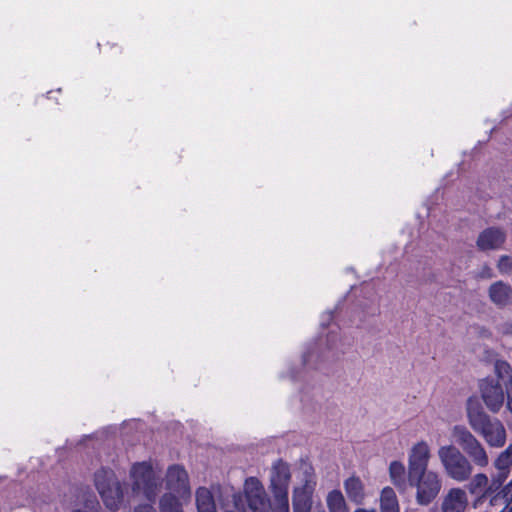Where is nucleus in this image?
Listing matches in <instances>:
<instances>
[{
  "instance_id": "f03ea898",
  "label": "nucleus",
  "mask_w": 512,
  "mask_h": 512,
  "mask_svg": "<svg viewBox=\"0 0 512 512\" xmlns=\"http://www.w3.org/2000/svg\"><path fill=\"white\" fill-rule=\"evenodd\" d=\"M437 455L446 475L456 482H466L473 474V466L464 453L453 444L442 445Z\"/></svg>"
},
{
  "instance_id": "412c9836",
  "label": "nucleus",
  "mask_w": 512,
  "mask_h": 512,
  "mask_svg": "<svg viewBox=\"0 0 512 512\" xmlns=\"http://www.w3.org/2000/svg\"><path fill=\"white\" fill-rule=\"evenodd\" d=\"M344 489L350 501L362 504L365 499L364 484L359 477L351 476L344 481Z\"/></svg>"
},
{
  "instance_id": "ddd939ff",
  "label": "nucleus",
  "mask_w": 512,
  "mask_h": 512,
  "mask_svg": "<svg viewBox=\"0 0 512 512\" xmlns=\"http://www.w3.org/2000/svg\"><path fill=\"white\" fill-rule=\"evenodd\" d=\"M506 241V232L500 227L484 229L476 240V246L481 251L498 250Z\"/></svg>"
},
{
  "instance_id": "c9c22d12",
  "label": "nucleus",
  "mask_w": 512,
  "mask_h": 512,
  "mask_svg": "<svg viewBox=\"0 0 512 512\" xmlns=\"http://www.w3.org/2000/svg\"><path fill=\"white\" fill-rule=\"evenodd\" d=\"M308 356H309V355H305V356H304V363H305V364H307V363H308V359H307V358H308Z\"/></svg>"
},
{
  "instance_id": "f704fd0d",
  "label": "nucleus",
  "mask_w": 512,
  "mask_h": 512,
  "mask_svg": "<svg viewBox=\"0 0 512 512\" xmlns=\"http://www.w3.org/2000/svg\"><path fill=\"white\" fill-rule=\"evenodd\" d=\"M505 449L512 455V442Z\"/></svg>"
},
{
  "instance_id": "39448f33",
  "label": "nucleus",
  "mask_w": 512,
  "mask_h": 512,
  "mask_svg": "<svg viewBox=\"0 0 512 512\" xmlns=\"http://www.w3.org/2000/svg\"><path fill=\"white\" fill-rule=\"evenodd\" d=\"M94 482L106 508L111 511H117L123 500V490L113 470L99 469L95 473Z\"/></svg>"
},
{
  "instance_id": "7ed1b4c3",
  "label": "nucleus",
  "mask_w": 512,
  "mask_h": 512,
  "mask_svg": "<svg viewBox=\"0 0 512 512\" xmlns=\"http://www.w3.org/2000/svg\"><path fill=\"white\" fill-rule=\"evenodd\" d=\"M132 491L142 494L147 500L155 501L158 497L162 483L149 462L134 463L130 469Z\"/></svg>"
},
{
  "instance_id": "cd10ccee",
  "label": "nucleus",
  "mask_w": 512,
  "mask_h": 512,
  "mask_svg": "<svg viewBox=\"0 0 512 512\" xmlns=\"http://www.w3.org/2000/svg\"><path fill=\"white\" fill-rule=\"evenodd\" d=\"M497 331L502 335H512V320H506L497 325Z\"/></svg>"
},
{
  "instance_id": "a211bd4d",
  "label": "nucleus",
  "mask_w": 512,
  "mask_h": 512,
  "mask_svg": "<svg viewBox=\"0 0 512 512\" xmlns=\"http://www.w3.org/2000/svg\"><path fill=\"white\" fill-rule=\"evenodd\" d=\"M195 501L198 512H217L214 493L207 487H198L195 491Z\"/></svg>"
},
{
  "instance_id": "72a5a7b5",
  "label": "nucleus",
  "mask_w": 512,
  "mask_h": 512,
  "mask_svg": "<svg viewBox=\"0 0 512 512\" xmlns=\"http://www.w3.org/2000/svg\"><path fill=\"white\" fill-rule=\"evenodd\" d=\"M324 316L327 319V321L332 320V313L331 312H327Z\"/></svg>"
},
{
  "instance_id": "2eb2a0df",
  "label": "nucleus",
  "mask_w": 512,
  "mask_h": 512,
  "mask_svg": "<svg viewBox=\"0 0 512 512\" xmlns=\"http://www.w3.org/2000/svg\"><path fill=\"white\" fill-rule=\"evenodd\" d=\"M468 505V498L462 488H451L443 497L442 512H464Z\"/></svg>"
},
{
  "instance_id": "393cba45",
  "label": "nucleus",
  "mask_w": 512,
  "mask_h": 512,
  "mask_svg": "<svg viewBox=\"0 0 512 512\" xmlns=\"http://www.w3.org/2000/svg\"><path fill=\"white\" fill-rule=\"evenodd\" d=\"M329 512H349L346 500L340 490H332L326 497Z\"/></svg>"
},
{
  "instance_id": "dca6fc26",
  "label": "nucleus",
  "mask_w": 512,
  "mask_h": 512,
  "mask_svg": "<svg viewBox=\"0 0 512 512\" xmlns=\"http://www.w3.org/2000/svg\"><path fill=\"white\" fill-rule=\"evenodd\" d=\"M468 481L466 487L470 494L480 495L481 498L490 497L492 493L501 487L497 486V484H493V482L489 485V479L484 473H477L471 476Z\"/></svg>"
},
{
  "instance_id": "c85d7f7f",
  "label": "nucleus",
  "mask_w": 512,
  "mask_h": 512,
  "mask_svg": "<svg viewBox=\"0 0 512 512\" xmlns=\"http://www.w3.org/2000/svg\"><path fill=\"white\" fill-rule=\"evenodd\" d=\"M478 278H481V279H491L494 277V273H493V270L490 266H488L487 264L483 265L480 269V271L478 272V275H477Z\"/></svg>"
},
{
  "instance_id": "bb28decb",
  "label": "nucleus",
  "mask_w": 512,
  "mask_h": 512,
  "mask_svg": "<svg viewBox=\"0 0 512 512\" xmlns=\"http://www.w3.org/2000/svg\"><path fill=\"white\" fill-rule=\"evenodd\" d=\"M273 512H289L288 496H275Z\"/></svg>"
},
{
  "instance_id": "9d476101",
  "label": "nucleus",
  "mask_w": 512,
  "mask_h": 512,
  "mask_svg": "<svg viewBox=\"0 0 512 512\" xmlns=\"http://www.w3.org/2000/svg\"><path fill=\"white\" fill-rule=\"evenodd\" d=\"M290 479L289 465L281 459L275 461L270 472V489L273 497L288 496Z\"/></svg>"
},
{
  "instance_id": "6ab92c4d",
  "label": "nucleus",
  "mask_w": 512,
  "mask_h": 512,
  "mask_svg": "<svg viewBox=\"0 0 512 512\" xmlns=\"http://www.w3.org/2000/svg\"><path fill=\"white\" fill-rule=\"evenodd\" d=\"M489 498L492 507H502L499 512H512V480L501 491Z\"/></svg>"
},
{
  "instance_id": "5701e85b",
  "label": "nucleus",
  "mask_w": 512,
  "mask_h": 512,
  "mask_svg": "<svg viewBox=\"0 0 512 512\" xmlns=\"http://www.w3.org/2000/svg\"><path fill=\"white\" fill-rule=\"evenodd\" d=\"M189 497H179L176 494L165 493L159 500L160 512H183L181 499Z\"/></svg>"
},
{
  "instance_id": "7c9ffc66",
  "label": "nucleus",
  "mask_w": 512,
  "mask_h": 512,
  "mask_svg": "<svg viewBox=\"0 0 512 512\" xmlns=\"http://www.w3.org/2000/svg\"><path fill=\"white\" fill-rule=\"evenodd\" d=\"M506 394H507L506 407H507L508 411L512 414V388L507 389Z\"/></svg>"
},
{
  "instance_id": "f3484780",
  "label": "nucleus",
  "mask_w": 512,
  "mask_h": 512,
  "mask_svg": "<svg viewBox=\"0 0 512 512\" xmlns=\"http://www.w3.org/2000/svg\"><path fill=\"white\" fill-rule=\"evenodd\" d=\"M496 474L493 476V484L502 486L511 473L512 455L504 449L501 451L493 462Z\"/></svg>"
},
{
  "instance_id": "aec40b11",
  "label": "nucleus",
  "mask_w": 512,
  "mask_h": 512,
  "mask_svg": "<svg viewBox=\"0 0 512 512\" xmlns=\"http://www.w3.org/2000/svg\"><path fill=\"white\" fill-rule=\"evenodd\" d=\"M389 477L392 484L398 489L399 492L406 491L409 481L406 477L405 466L400 461H392L389 465Z\"/></svg>"
},
{
  "instance_id": "b1692460",
  "label": "nucleus",
  "mask_w": 512,
  "mask_h": 512,
  "mask_svg": "<svg viewBox=\"0 0 512 512\" xmlns=\"http://www.w3.org/2000/svg\"><path fill=\"white\" fill-rule=\"evenodd\" d=\"M494 372L497 376V381L505 389L512 388V368L511 365L504 360H497L494 364Z\"/></svg>"
},
{
  "instance_id": "423d86ee",
  "label": "nucleus",
  "mask_w": 512,
  "mask_h": 512,
  "mask_svg": "<svg viewBox=\"0 0 512 512\" xmlns=\"http://www.w3.org/2000/svg\"><path fill=\"white\" fill-rule=\"evenodd\" d=\"M409 485L416 488V502L419 505H429L439 494L442 480L434 470L420 471L408 474Z\"/></svg>"
},
{
  "instance_id": "20e7f679",
  "label": "nucleus",
  "mask_w": 512,
  "mask_h": 512,
  "mask_svg": "<svg viewBox=\"0 0 512 512\" xmlns=\"http://www.w3.org/2000/svg\"><path fill=\"white\" fill-rule=\"evenodd\" d=\"M451 436L462 448L464 455L470 460L472 466L485 468L489 464V456L484 445L464 425H455L451 429Z\"/></svg>"
},
{
  "instance_id": "9b49d317",
  "label": "nucleus",
  "mask_w": 512,
  "mask_h": 512,
  "mask_svg": "<svg viewBox=\"0 0 512 512\" xmlns=\"http://www.w3.org/2000/svg\"><path fill=\"white\" fill-rule=\"evenodd\" d=\"M431 457V448L427 441L414 443L408 452V474L429 470Z\"/></svg>"
},
{
  "instance_id": "1a4fd4ad",
  "label": "nucleus",
  "mask_w": 512,
  "mask_h": 512,
  "mask_svg": "<svg viewBox=\"0 0 512 512\" xmlns=\"http://www.w3.org/2000/svg\"><path fill=\"white\" fill-rule=\"evenodd\" d=\"M504 386L494 379H483L479 384L481 397L492 413H497L503 407L505 401Z\"/></svg>"
},
{
  "instance_id": "6e6552de",
  "label": "nucleus",
  "mask_w": 512,
  "mask_h": 512,
  "mask_svg": "<svg viewBox=\"0 0 512 512\" xmlns=\"http://www.w3.org/2000/svg\"><path fill=\"white\" fill-rule=\"evenodd\" d=\"M244 494L252 512H270L271 504L261 482L249 477L244 483Z\"/></svg>"
},
{
  "instance_id": "a878e982",
  "label": "nucleus",
  "mask_w": 512,
  "mask_h": 512,
  "mask_svg": "<svg viewBox=\"0 0 512 512\" xmlns=\"http://www.w3.org/2000/svg\"><path fill=\"white\" fill-rule=\"evenodd\" d=\"M497 268L502 275L512 274V256L502 255L497 262Z\"/></svg>"
},
{
  "instance_id": "473e14b6",
  "label": "nucleus",
  "mask_w": 512,
  "mask_h": 512,
  "mask_svg": "<svg viewBox=\"0 0 512 512\" xmlns=\"http://www.w3.org/2000/svg\"><path fill=\"white\" fill-rule=\"evenodd\" d=\"M354 512H376V510H374V509L358 508Z\"/></svg>"
},
{
  "instance_id": "4468645a",
  "label": "nucleus",
  "mask_w": 512,
  "mask_h": 512,
  "mask_svg": "<svg viewBox=\"0 0 512 512\" xmlns=\"http://www.w3.org/2000/svg\"><path fill=\"white\" fill-rule=\"evenodd\" d=\"M487 293L490 302L499 309L512 305V286L502 280L493 282Z\"/></svg>"
},
{
  "instance_id": "4be33fe9",
  "label": "nucleus",
  "mask_w": 512,
  "mask_h": 512,
  "mask_svg": "<svg viewBox=\"0 0 512 512\" xmlns=\"http://www.w3.org/2000/svg\"><path fill=\"white\" fill-rule=\"evenodd\" d=\"M380 511L381 512H397L400 511L398 499L395 491L391 487H385L380 495Z\"/></svg>"
},
{
  "instance_id": "0eeeda50",
  "label": "nucleus",
  "mask_w": 512,
  "mask_h": 512,
  "mask_svg": "<svg viewBox=\"0 0 512 512\" xmlns=\"http://www.w3.org/2000/svg\"><path fill=\"white\" fill-rule=\"evenodd\" d=\"M166 493L176 494L179 497H190L191 487L189 476L185 468L178 464H173L167 468L165 474Z\"/></svg>"
},
{
  "instance_id": "2f4dec72",
  "label": "nucleus",
  "mask_w": 512,
  "mask_h": 512,
  "mask_svg": "<svg viewBox=\"0 0 512 512\" xmlns=\"http://www.w3.org/2000/svg\"><path fill=\"white\" fill-rule=\"evenodd\" d=\"M135 512H154L153 508L149 505L139 506L135 509Z\"/></svg>"
},
{
  "instance_id": "f8f14e48",
  "label": "nucleus",
  "mask_w": 512,
  "mask_h": 512,
  "mask_svg": "<svg viewBox=\"0 0 512 512\" xmlns=\"http://www.w3.org/2000/svg\"><path fill=\"white\" fill-rule=\"evenodd\" d=\"M310 467L305 468V483L302 487L294 489L293 492V512H310L312 507L311 496L314 490L315 482Z\"/></svg>"
},
{
  "instance_id": "c756f323",
  "label": "nucleus",
  "mask_w": 512,
  "mask_h": 512,
  "mask_svg": "<svg viewBox=\"0 0 512 512\" xmlns=\"http://www.w3.org/2000/svg\"><path fill=\"white\" fill-rule=\"evenodd\" d=\"M233 502H234V506L237 509H242L243 508V500H242V496H241L240 493L233 494Z\"/></svg>"
},
{
  "instance_id": "f257e3e1",
  "label": "nucleus",
  "mask_w": 512,
  "mask_h": 512,
  "mask_svg": "<svg viewBox=\"0 0 512 512\" xmlns=\"http://www.w3.org/2000/svg\"><path fill=\"white\" fill-rule=\"evenodd\" d=\"M467 418L471 428L492 448H501L507 441V432L503 423L497 418H491L483 411L476 400L467 401Z\"/></svg>"
}]
</instances>
